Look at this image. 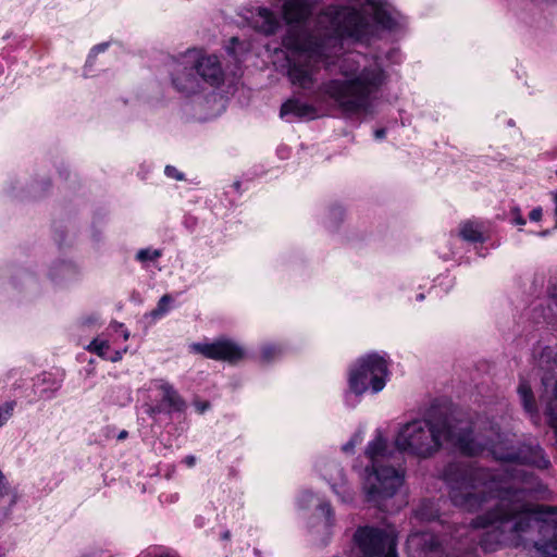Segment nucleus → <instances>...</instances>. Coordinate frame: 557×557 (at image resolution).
Wrapping results in <instances>:
<instances>
[{"instance_id":"6e6552de","label":"nucleus","mask_w":557,"mask_h":557,"mask_svg":"<svg viewBox=\"0 0 557 557\" xmlns=\"http://www.w3.org/2000/svg\"><path fill=\"white\" fill-rule=\"evenodd\" d=\"M194 351L214 360L236 362L244 357V349L236 343L222 339L211 344H193Z\"/></svg>"},{"instance_id":"f704fd0d","label":"nucleus","mask_w":557,"mask_h":557,"mask_svg":"<svg viewBox=\"0 0 557 557\" xmlns=\"http://www.w3.org/2000/svg\"><path fill=\"white\" fill-rule=\"evenodd\" d=\"M196 408L200 413H202L209 408V404L208 403L196 404Z\"/></svg>"},{"instance_id":"473e14b6","label":"nucleus","mask_w":557,"mask_h":557,"mask_svg":"<svg viewBox=\"0 0 557 557\" xmlns=\"http://www.w3.org/2000/svg\"><path fill=\"white\" fill-rule=\"evenodd\" d=\"M162 411L161 407L160 406H156V407H149L148 410H147V413L150 414V416H154L157 413H160Z\"/></svg>"},{"instance_id":"5701e85b","label":"nucleus","mask_w":557,"mask_h":557,"mask_svg":"<svg viewBox=\"0 0 557 557\" xmlns=\"http://www.w3.org/2000/svg\"><path fill=\"white\" fill-rule=\"evenodd\" d=\"M14 409V403H5L0 407V428L9 420Z\"/></svg>"},{"instance_id":"4468645a","label":"nucleus","mask_w":557,"mask_h":557,"mask_svg":"<svg viewBox=\"0 0 557 557\" xmlns=\"http://www.w3.org/2000/svg\"><path fill=\"white\" fill-rule=\"evenodd\" d=\"M518 394L524 410L531 414L532 418L537 419V406L530 384L525 381H522L518 386Z\"/></svg>"},{"instance_id":"423d86ee","label":"nucleus","mask_w":557,"mask_h":557,"mask_svg":"<svg viewBox=\"0 0 557 557\" xmlns=\"http://www.w3.org/2000/svg\"><path fill=\"white\" fill-rule=\"evenodd\" d=\"M354 540L363 557H398L396 533L392 527H360Z\"/></svg>"},{"instance_id":"37998d69","label":"nucleus","mask_w":557,"mask_h":557,"mask_svg":"<svg viewBox=\"0 0 557 557\" xmlns=\"http://www.w3.org/2000/svg\"><path fill=\"white\" fill-rule=\"evenodd\" d=\"M475 540V536L474 535H471V539H470V542L473 543Z\"/></svg>"},{"instance_id":"9d476101","label":"nucleus","mask_w":557,"mask_h":557,"mask_svg":"<svg viewBox=\"0 0 557 557\" xmlns=\"http://www.w3.org/2000/svg\"><path fill=\"white\" fill-rule=\"evenodd\" d=\"M408 550L411 557H442L443 548L432 533H414L408 537Z\"/></svg>"},{"instance_id":"79ce46f5","label":"nucleus","mask_w":557,"mask_h":557,"mask_svg":"<svg viewBox=\"0 0 557 557\" xmlns=\"http://www.w3.org/2000/svg\"><path fill=\"white\" fill-rule=\"evenodd\" d=\"M423 298H424L423 294H420V295L418 296V299H419V300H422Z\"/></svg>"},{"instance_id":"c85d7f7f","label":"nucleus","mask_w":557,"mask_h":557,"mask_svg":"<svg viewBox=\"0 0 557 557\" xmlns=\"http://www.w3.org/2000/svg\"><path fill=\"white\" fill-rule=\"evenodd\" d=\"M320 510L325 515L327 522H330V519L333 515L331 505L327 503L320 504Z\"/></svg>"},{"instance_id":"4be33fe9","label":"nucleus","mask_w":557,"mask_h":557,"mask_svg":"<svg viewBox=\"0 0 557 557\" xmlns=\"http://www.w3.org/2000/svg\"><path fill=\"white\" fill-rule=\"evenodd\" d=\"M281 355V348L276 346H265L262 349V359L265 362H270Z\"/></svg>"},{"instance_id":"f3484780","label":"nucleus","mask_w":557,"mask_h":557,"mask_svg":"<svg viewBox=\"0 0 557 557\" xmlns=\"http://www.w3.org/2000/svg\"><path fill=\"white\" fill-rule=\"evenodd\" d=\"M522 462L535 465L537 468L546 469L549 467V460L544 456L543 450L536 447L533 450V456L530 458L523 457Z\"/></svg>"},{"instance_id":"cd10ccee","label":"nucleus","mask_w":557,"mask_h":557,"mask_svg":"<svg viewBox=\"0 0 557 557\" xmlns=\"http://www.w3.org/2000/svg\"><path fill=\"white\" fill-rule=\"evenodd\" d=\"M542 215H543L542 208L536 207L530 212L529 218L531 221L539 222L542 219Z\"/></svg>"},{"instance_id":"412c9836","label":"nucleus","mask_w":557,"mask_h":557,"mask_svg":"<svg viewBox=\"0 0 557 557\" xmlns=\"http://www.w3.org/2000/svg\"><path fill=\"white\" fill-rule=\"evenodd\" d=\"M332 488L334 492L341 496L342 500L344 503H349L354 499V495L350 492L348 487L345 486V484H341L337 488V485L335 483L332 484Z\"/></svg>"},{"instance_id":"6ab92c4d","label":"nucleus","mask_w":557,"mask_h":557,"mask_svg":"<svg viewBox=\"0 0 557 557\" xmlns=\"http://www.w3.org/2000/svg\"><path fill=\"white\" fill-rule=\"evenodd\" d=\"M161 256L160 250H150V249H141L137 252V260L145 262V261H152L158 259Z\"/></svg>"},{"instance_id":"c9c22d12","label":"nucleus","mask_w":557,"mask_h":557,"mask_svg":"<svg viewBox=\"0 0 557 557\" xmlns=\"http://www.w3.org/2000/svg\"><path fill=\"white\" fill-rule=\"evenodd\" d=\"M184 461L188 467H193L195 465L196 458L194 456H187Z\"/></svg>"},{"instance_id":"c756f323","label":"nucleus","mask_w":557,"mask_h":557,"mask_svg":"<svg viewBox=\"0 0 557 557\" xmlns=\"http://www.w3.org/2000/svg\"><path fill=\"white\" fill-rule=\"evenodd\" d=\"M107 44H101V45H98L96 46L92 50H91V53L89 55V59H88V62H90V60L99 52H102L107 49Z\"/></svg>"},{"instance_id":"a19ab883","label":"nucleus","mask_w":557,"mask_h":557,"mask_svg":"<svg viewBox=\"0 0 557 557\" xmlns=\"http://www.w3.org/2000/svg\"><path fill=\"white\" fill-rule=\"evenodd\" d=\"M128 336H129L128 332L125 331L124 334H123L124 339L126 341L128 338Z\"/></svg>"},{"instance_id":"0eeeda50","label":"nucleus","mask_w":557,"mask_h":557,"mask_svg":"<svg viewBox=\"0 0 557 557\" xmlns=\"http://www.w3.org/2000/svg\"><path fill=\"white\" fill-rule=\"evenodd\" d=\"M186 64L195 67L203 83L210 86H219L223 83L224 73L216 55H207L196 50H189L186 52Z\"/></svg>"},{"instance_id":"393cba45","label":"nucleus","mask_w":557,"mask_h":557,"mask_svg":"<svg viewBox=\"0 0 557 557\" xmlns=\"http://www.w3.org/2000/svg\"><path fill=\"white\" fill-rule=\"evenodd\" d=\"M511 215L513 216V223L517 224V225H524L525 224V220L524 218L522 216L521 214V210L519 208H513L511 210Z\"/></svg>"},{"instance_id":"f257e3e1","label":"nucleus","mask_w":557,"mask_h":557,"mask_svg":"<svg viewBox=\"0 0 557 557\" xmlns=\"http://www.w3.org/2000/svg\"><path fill=\"white\" fill-rule=\"evenodd\" d=\"M364 13L371 14L383 28L392 29L396 25L383 0H366L362 12L348 7L326 8L317 21L318 33L323 38L295 37L289 34L283 40L287 49L297 53L288 69L292 84L313 96L322 91L349 116L374 113L379 94L388 79L382 64L361 54H348L339 64L342 77L323 83L317 90L315 74L319 71L318 63L332 55L329 48H335L339 39L348 37L362 40L369 34L370 24Z\"/></svg>"},{"instance_id":"39448f33","label":"nucleus","mask_w":557,"mask_h":557,"mask_svg":"<svg viewBox=\"0 0 557 557\" xmlns=\"http://www.w3.org/2000/svg\"><path fill=\"white\" fill-rule=\"evenodd\" d=\"M388 376V369L385 359L376 354L368 355L358 361V364L350 370V389L361 395L369 388L373 393L381 392Z\"/></svg>"},{"instance_id":"bb28decb","label":"nucleus","mask_w":557,"mask_h":557,"mask_svg":"<svg viewBox=\"0 0 557 557\" xmlns=\"http://www.w3.org/2000/svg\"><path fill=\"white\" fill-rule=\"evenodd\" d=\"M165 174L169 177H174L176 180H182L183 178V174L180 173L174 166H171V165H168L165 168Z\"/></svg>"},{"instance_id":"e433bc0d","label":"nucleus","mask_w":557,"mask_h":557,"mask_svg":"<svg viewBox=\"0 0 557 557\" xmlns=\"http://www.w3.org/2000/svg\"><path fill=\"white\" fill-rule=\"evenodd\" d=\"M127 437V431L123 430L120 432V434L117 435V440H124Z\"/></svg>"},{"instance_id":"58836bf2","label":"nucleus","mask_w":557,"mask_h":557,"mask_svg":"<svg viewBox=\"0 0 557 557\" xmlns=\"http://www.w3.org/2000/svg\"><path fill=\"white\" fill-rule=\"evenodd\" d=\"M502 459H507V460H510V461H513L516 459H520V457H516V456H512V455H508L506 457H500Z\"/></svg>"},{"instance_id":"a211bd4d","label":"nucleus","mask_w":557,"mask_h":557,"mask_svg":"<svg viewBox=\"0 0 557 557\" xmlns=\"http://www.w3.org/2000/svg\"><path fill=\"white\" fill-rule=\"evenodd\" d=\"M87 349L91 352L97 354L99 357L104 358L109 349V343L103 339L95 338L88 346Z\"/></svg>"},{"instance_id":"ddd939ff","label":"nucleus","mask_w":557,"mask_h":557,"mask_svg":"<svg viewBox=\"0 0 557 557\" xmlns=\"http://www.w3.org/2000/svg\"><path fill=\"white\" fill-rule=\"evenodd\" d=\"M288 114H293L299 119H313L317 114V110L313 106L301 102L298 99H289L286 102H284L281 108L282 117Z\"/></svg>"},{"instance_id":"7ed1b4c3","label":"nucleus","mask_w":557,"mask_h":557,"mask_svg":"<svg viewBox=\"0 0 557 557\" xmlns=\"http://www.w3.org/2000/svg\"><path fill=\"white\" fill-rule=\"evenodd\" d=\"M395 444L398 450L419 459L433 457L444 444H449L469 456L490 447L487 441L472 436L469 421L444 414H432L404 424Z\"/></svg>"},{"instance_id":"a878e982","label":"nucleus","mask_w":557,"mask_h":557,"mask_svg":"<svg viewBox=\"0 0 557 557\" xmlns=\"http://www.w3.org/2000/svg\"><path fill=\"white\" fill-rule=\"evenodd\" d=\"M557 310V298H554L552 299L550 304H549V310L550 311H554V310ZM546 319L550 322V323H554V324H557V312L556 313H553L552 315L549 317H546Z\"/></svg>"},{"instance_id":"20e7f679","label":"nucleus","mask_w":557,"mask_h":557,"mask_svg":"<svg viewBox=\"0 0 557 557\" xmlns=\"http://www.w3.org/2000/svg\"><path fill=\"white\" fill-rule=\"evenodd\" d=\"M366 456L370 466L366 468L363 492L370 505L387 510L385 503L391 499L404 482V473L389 465L387 442L381 434L368 444Z\"/></svg>"},{"instance_id":"f8f14e48","label":"nucleus","mask_w":557,"mask_h":557,"mask_svg":"<svg viewBox=\"0 0 557 557\" xmlns=\"http://www.w3.org/2000/svg\"><path fill=\"white\" fill-rule=\"evenodd\" d=\"M151 384H153L156 388L162 392V400L168 405L169 412H181L185 410L186 404L183 400V398L178 395L177 391L173 387V385L161 379L153 380Z\"/></svg>"},{"instance_id":"72a5a7b5","label":"nucleus","mask_w":557,"mask_h":557,"mask_svg":"<svg viewBox=\"0 0 557 557\" xmlns=\"http://www.w3.org/2000/svg\"><path fill=\"white\" fill-rule=\"evenodd\" d=\"M386 135L385 128H380L374 132V136L376 139H383Z\"/></svg>"},{"instance_id":"7c9ffc66","label":"nucleus","mask_w":557,"mask_h":557,"mask_svg":"<svg viewBox=\"0 0 557 557\" xmlns=\"http://www.w3.org/2000/svg\"><path fill=\"white\" fill-rule=\"evenodd\" d=\"M419 515L422 519L424 520H433L436 518V515H433V513H428L424 508H421L420 511H419Z\"/></svg>"},{"instance_id":"b1692460","label":"nucleus","mask_w":557,"mask_h":557,"mask_svg":"<svg viewBox=\"0 0 557 557\" xmlns=\"http://www.w3.org/2000/svg\"><path fill=\"white\" fill-rule=\"evenodd\" d=\"M362 436L360 433L355 434L345 445H343L342 449L344 453H351L355 446L361 443Z\"/></svg>"},{"instance_id":"aec40b11","label":"nucleus","mask_w":557,"mask_h":557,"mask_svg":"<svg viewBox=\"0 0 557 557\" xmlns=\"http://www.w3.org/2000/svg\"><path fill=\"white\" fill-rule=\"evenodd\" d=\"M171 301L172 298L170 295H163L160 298L157 308L152 311V315L158 317L164 314L168 311V307L171 304Z\"/></svg>"},{"instance_id":"1a4fd4ad","label":"nucleus","mask_w":557,"mask_h":557,"mask_svg":"<svg viewBox=\"0 0 557 557\" xmlns=\"http://www.w3.org/2000/svg\"><path fill=\"white\" fill-rule=\"evenodd\" d=\"M195 67L186 64V53L182 60L174 63L172 70V84L174 88L185 95L196 94L202 88V81L196 75Z\"/></svg>"},{"instance_id":"4c0bfd02","label":"nucleus","mask_w":557,"mask_h":557,"mask_svg":"<svg viewBox=\"0 0 557 557\" xmlns=\"http://www.w3.org/2000/svg\"><path fill=\"white\" fill-rule=\"evenodd\" d=\"M336 472H337V475H338L339 480L343 481L344 480L343 469L336 467Z\"/></svg>"},{"instance_id":"2f4dec72","label":"nucleus","mask_w":557,"mask_h":557,"mask_svg":"<svg viewBox=\"0 0 557 557\" xmlns=\"http://www.w3.org/2000/svg\"><path fill=\"white\" fill-rule=\"evenodd\" d=\"M314 496L309 493V492H306L302 494L301 498H300V503H308V502H311L313 500Z\"/></svg>"},{"instance_id":"ea45409f","label":"nucleus","mask_w":557,"mask_h":557,"mask_svg":"<svg viewBox=\"0 0 557 557\" xmlns=\"http://www.w3.org/2000/svg\"><path fill=\"white\" fill-rule=\"evenodd\" d=\"M122 358L120 352H116L113 358H111L112 361H117Z\"/></svg>"},{"instance_id":"9b49d317","label":"nucleus","mask_w":557,"mask_h":557,"mask_svg":"<svg viewBox=\"0 0 557 557\" xmlns=\"http://www.w3.org/2000/svg\"><path fill=\"white\" fill-rule=\"evenodd\" d=\"M315 0H286L284 17L288 24L301 23L312 13Z\"/></svg>"},{"instance_id":"f03ea898","label":"nucleus","mask_w":557,"mask_h":557,"mask_svg":"<svg viewBox=\"0 0 557 557\" xmlns=\"http://www.w3.org/2000/svg\"><path fill=\"white\" fill-rule=\"evenodd\" d=\"M442 476L448 486V495L454 506L476 511L491 498L497 497L496 506L472 520L471 525L457 528L454 539L475 530H485L480 545L485 550H495L498 545H518L533 528L542 539L534 542L544 557H557V520L554 508L533 506L528 496L532 492V480L521 465H508L502 474L475 468L470 463L454 461L448 463Z\"/></svg>"},{"instance_id":"dca6fc26","label":"nucleus","mask_w":557,"mask_h":557,"mask_svg":"<svg viewBox=\"0 0 557 557\" xmlns=\"http://www.w3.org/2000/svg\"><path fill=\"white\" fill-rule=\"evenodd\" d=\"M459 235L462 239L467 242H482V225L475 221H466L460 225Z\"/></svg>"},{"instance_id":"2eb2a0df","label":"nucleus","mask_w":557,"mask_h":557,"mask_svg":"<svg viewBox=\"0 0 557 557\" xmlns=\"http://www.w3.org/2000/svg\"><path fill=\"white\" fill-rule=\"evenodd\" d=\"M258 27L267 35L274 34L280 26V21L274 13L268 9L259 10Z\"/></svg>"}]
</instances>
